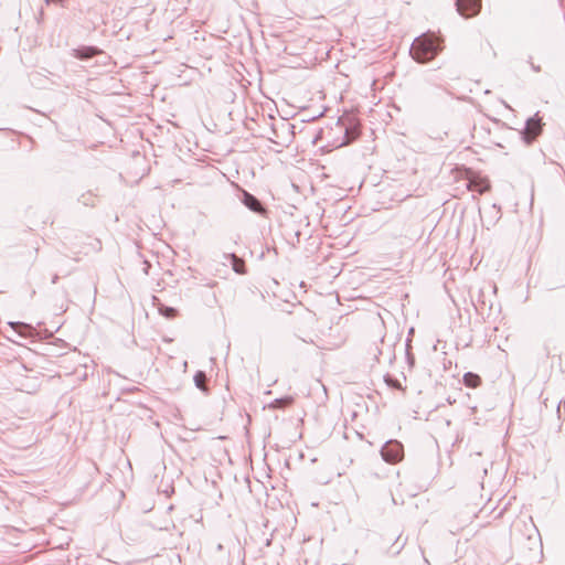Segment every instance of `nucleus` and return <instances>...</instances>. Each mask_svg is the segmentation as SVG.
<instances>
[{"label":"nucleus","mask_w":565,"mask_h":565,"mask_svg":"<svg viewBox=\"0 0 565 565\" xmlns=\"http://www.w3.org/2000/svg\"><path fill=\"white\" fill-rule=\"evenodd\" d=\"M443 49V40L435 33L427 32L413 41L409 53L417 63L424 64L433 61Z\"/></svg>","instance_id":"obj_1"},{"label":"nucleus","mask_w":565,"mask_h":565,"mask_svg":"<svg viewBox=\"0 0 565 565\" xmlns=\"http://www.w3.org/2000/svg\"><path fill=\"white\" fill-rule=\"evenodd\" d=\"M381 455L386 462L397 463L404 457V447L398 440L391 439L383 445Z\"/></svg>","instance_id":"obj_2"},{"label":"nucleus","mask_w":565,"mask_h":565,"mask_svg":"<svg viewBox=\"0 0 565 565\" xmlns=\"http://www.w3.org/2000/svg\"><path fill=\"white\" fill-rule=\"evenodd\" d=\"M456 7L460 15L475 17L481 9V0H456Z\"/></svg>","instance_id":"obj_3"},{"label":"nucleus","mask_w":565,"mask_h":565,"mask_svg":"<svg viewBox=\"0 0 565 565\" xmlns=\"http://www.w3.org/2000/svg\"><path fill=\"white\" fill-rule=\"evenodd\" d=\"M542 122L537 117H531L525 122V129L523 132L524 140L530 143L532 142L541 132Z\"/></svg>","instance_id":"obj_4"},{"label":"nucleus","mask_w":565,"mask_h":565,"mask_svg":"<svg viewBox=\"0 0 565 565\" xmlns=\"http://www.w3.org/2000/svg\"><path fill=\"white\" fill-rule=\"evenodd\" d=\"M241 202L252 212L262 214L264 212V206L262 202L252 193L247 191L242 192Z\"/></svg>","instance_id":"obj_5"},{"label":"nucleus","mask_w":565,"mask_h":565,"mask_svg":"<svg viewBox=\"0 0 565 565\" xmlns=\"http://www.w3.org/2000/svg\"><path fill=\"white\" fill-rule=\"evenodd\" d=\"M99 49L95 46H81L73 50V55L78 60H89L99 53Z\"/></svg>","instance_id":"obj_6"},{"label":"nucleus","mask_w":565,"mask_h":565,"mask_svg":"<svg viewBox=\"0 0 565 565\" xmlns=\"http://www.w3.org/2000/svg\"><path fill=\"white\" fill-rule=\"evenodd\" d=\"M225 258L230 260L231 266L236 274L242 275L245 273V263L242 258L236 256L234 253L226 254Z\"/></svg>","instance_id":"obj_7"},{"label":"nucleus","mask_w":565,"mask_h":565,"mask_svg":"<svg viewBox=\"0 0 565 565\" xmlns=\"http://www.w3.org/2000/svg\"><path fill=\"white\" fill-rule=\"evenodd\" d=\"M481 382V379L478 374L468 372L463 376V383L468 387H477Z\"/></svg>","instance_id":"obj_8"},{"label":"nucleus","mask_w":565,"mask_h":565,"mask_svg":"<svg viewBox=\"0 0 565 565\" xmlns=\"http://www.w3.org/2000/svg\"><path fill=\"white\" fill-rule=\"evenodd\" d=\"M9 326L14 330H19L22 335H26L32 331V327L30 324L20 321L9 322Z\"/></svg>","instance_id":"obj_9"},{"label":"nucleus","mask_w":565,"mask_h":565,"mask_svg":"<svg viewBox=\"0 0 565 565\" xmlns=\"http://www.w3.org/2000/svg\"><path fill=\"white\" fill-rule=\"evenodd\" d=\"M193 380H194L195 386H196L199 390H201V391H203V392H204V391H206V388H205V382H206L207 377H206L205 372H203V371H198V372L194 374Z\"/></svg>","instance_id":"obj_10"},{"label":"nucleus","mask_w":565,"mask_h":565,"mask_svg":"<svg viewBox=\"0 0 565 565\" xmlns=\"http://www.w3.org/2000/svg\"><path fill=\"white\" fill-rule=\"evenodd\" d=\"M159 312L161 316L168 318V319H172L177 316L178 311L175 308L173 307H169V306H166V305H160L159 306Z\"/></svg>","instance_id":"obj_11"},{"label":"nucleus","mask_w":565,"mask_h":565,"mask_svg":"<svg viewBox=\"0 0 565 565\" xmlns=\"http://www.w3.org/2000/svg\"><path fill=\"white\" fill-rule=\"evenodd\" d=\"M38 386H39V385H38L36 381L34 380V381H32V382H28V383H23V382H21V383L19 384V387H18V388H19L21 392H26V393L31 394V393L36 392Z\"/></svg>","instance_id":"obj_12"},{"label":"nucleus","mask_w":565,"mask_h":565,"mask_svg":"<svg viewBox=\"0 0 565 565\" xmlns=\"http://www.w3.org/2000/svg\"><path fill=\"white\" fill-rule=\"evenodd\" d=\"M386 383L390 385V386H396L397 385V380H393L391 377H387L386 379Z\"/></svg>","instance_id":"obj_13"},{"label":"nucleus","mask_w":565,"mask_h":565,"mask_svg":"<svg viewBox=\"0 0 565 565\" xmlns=\"http://www.w3.org/2000/svg\"><path fill=\"white\" fill-rule=\"evenodd\" d=\"M46 4H50L52 2H62L63 0H44Z\"/></svg>","instance_id":"obj_14"},{"label":"nucleus","mask_w":565,"mask_h":565,"mask_svg":"<svg viewBox=\"0 0 565 565\" xmlns=\"http://www.w3.org/2000/svg\"><path fill=\"white\" fill-rule=\"evenodd\" d=\"M489 188H490V186H489V184H487V185H484V186L480 190V192L482 193V192H484V191H488V190H489Z\"/></svg>","instance_id":"obj_15"},{"label":"nucleus","mask_w":565,"mask_h":565,"mask_svg":"<svg viewBox=\"0 0 565 565\" xmlns=\"http://www.w3.org/2000/svg\"><path fill=\"white\" fill-rule=\"evenodd\" d=\"M532 68H533L535 72H539V71H540V66L532 65Z\"/></svg>","instance_id":"obj_16"},{"label":"nucleus","mask_w":565,"mask_h":565,"mask_svg":"<svg viewBox=\"0 0 565 565\" xmlns=\"http://www.w3.org/2000/svg\"><path fill=\"white\" fill-rule=\"evenodd\" d=\"M57 278H58V277H57V275H55V276L53 277L52 282H53V284H55V282H56V280H57Z\"/></svg>","instance_id":"obj_17"}]
</instances>
